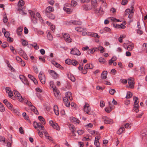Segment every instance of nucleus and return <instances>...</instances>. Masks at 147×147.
Listing matches in <instances>:
<instances>
[{"label":"nucleus","mask_w":147,"mask_h":147,"mask_svg":"<svg viewBox=\"0 0 147 147\" xmlns=\"http://www.w3.org/2000/svg\"><path fill=\"white\" fill-rule=\"evenodd\" d=\"M31 109L32 111H33L36 114H38L39 113L38 110L34 106H32V107H31Z\"/></svg>","instance_id":"c756f323"},{"label":"nucleus","mask_w":147,"mask_h":147,"mask_svg":"<svg viewBox=\"0 0 147 147\" xmlns=\"http://www.w3.org/2000/svg\"><path fill=\"white\" fill-rule=\"evenodd\" d=\"M142 132V136L147 137V130L143 131Z\"/></svg>","instance_id":"09e8293b"},{"label":"nucleus","mask_w":147,"mask_h":147,"mask_svg":"<svg viewBox=\"0 0 147 147\" xmlns=\"http://www.w3.org/2000/svg\"><path fill=\"white\" fill-rule=\"evenodd\" d=\"M133 100L134 102V105L137 106H139L138 103L139 102V99L138 97L136 96L133 97Z\"/></svg>","instance_id":"4be33fe9"},{"label":"nucleus","mask_w":147,"mask_h":147,"mask_svg":"<svg viewBox=\"0 0 147 147\" xmlns=\"http://www.w3.org/2000/svg\"><path fill=\"white\" fill-rule=\"evenodd\" d=\"M3 21L4 23H6L7 22L8 19L7 18V16L5 15V17L3 18Z\"/></svg>","instance_id":"bf43d9fd"},{"label":"nucleus","mask_w":147,"mask_h":147,"mask_svg":"<svg viewBox=\"0 0 147 147\" xmlns=\"http://www.w3.org/2000/svg\"><path fill=\"white\" fill-rule=\"evenodd\" d=\"M53 90L55 96L57 98H59L60 95L59 91L55 87L53 88Z\"/></svg>","instance_id":"dca6fc26"},{"label":"nucleus","mask_w":147,"mask_h":147,"mask_svg":"<svg viewBox=\"0 0 147 147\" xmlns=\"http://www.w3.org/2000/svg\"><path fill=\"white\" fill-rule=\"evenodd\" d=\"M33 69L34 72L36 74L38 73V71L37 67L36 66H33Z\"/></svg>","instance_id":"052dcab7"},{"label":"nucleus","mask_w":147,"mask_h":147,"mask_svg":"<svg viewBox=\"0 0 147 147\" xmlns=\"http://www.w3.org/2000/svg\"><path fill=\"white\" fill-rule=\"evenodd\" d=\"M14 92L15 96L17 97V99L21 102H22L24 99L21 96L20 93L18 91L14 90Z\"/></svg>","instance_id":"20e7f679"},{"label":"nucleus","mask_w":147,"mask_h":147,"mask_svg":"<svg viewBox=\"0 0 147 147\" xmlns=\"http://www.w3.org/2000/svg\"><path fill=\"white\" fill-rule=\"evenodd\" d=\"M7 93L8 94L9 97L11 98L12 97L13 95V92L11 90L9 91Z\"/></svg>","instance_id":"4d7b16f0"},{"label":"nucleus","mask_w":147,"mask_h":147,"mask_svg":"<svg viewBox=\"0 0 147 147\" xmlns=\"http://www.w3.org/2000/svg\"><path fill=\"white\" fill-rule=\"evenodd\" d=\"M130 10L129 9H126L125 12H124V15L125 16H126L130 13Z\"/></svg>","instance_id":"603ef678"},{"label":"nucleus","mask_w":147,"mask_h":147,"mask_svg":"<svg viewBox=\"0 0 147 147\" xmlns=\"http://www.w3.org/2000/svg\"><path fill=\"white\" fill-rule=\"evenodd\" d=\"M94 144L96 146V147H100V144L99 141L96 140H95Z\"/></svg>","instance_id":"3c124183"},{"label":"nucleus","mask_w":147,"mask_h":147,"mask_svg":"<svg viewBox=\"0 0 147 147\" xmlns=\"http://www.w3.org/2000/svg\"><path fill=\"white\" fill-rule=\"evenodd\" d=\"M84 112H85L86 114L89 115H90L91 114L90 113L91 109L88 103L87 102L85 103V105L84 106Z\"/></svg>","instance_id":"f257e3e1"},{"label":"nucleus","mask_w":147,"mask_h":147,"mask_svg":"<svg viewBox=\"0 0 147 147\" xmlns=\"http://www.w3.org/2000/svg\"><path fill=\"white\" fill-rule=\"evenodd\" d=\"M105 103L104 101L101 100L100 102V106L101 107H103L105 106Z\"/></svg>","instance_id":"e2e57ef3"},{"label":"nucleus","mask_w":147,"mask_h":147,"mask_svg":"<svg viewBox=\"0 0 147 147\" xmlns=\"http://www.w3.org/2000/svg\"><path fill=\"white\" fill-rule=\"evenodd\" d=\"M92 7V9H96L98 6V3L96 0H92L91 1V5Z\"/></svg>","instance_id":"9b49d317"},{"label":"nucleus","mask_w":147,"mask_h":147,"mask_svg":"<svg viewBox=\"0 0 147 147\" xmlns=\"http://www.w3.org/2000/svg\"><path fill=\"white\" fill-rule=\"evenodd\" d=\"M30 45L34 47L36 49H39V46L37 45V44L36 43H34L33 44H30Z\"/></svg>","instance_id":"79ce46f5"},{"label":"nucleus","mask_w":147,"mask_h":147,"mask_svg":"<svg viewBox=\"0 0 147 147\" xmlns=\"http://www.w3.org/2000/svg\"><path fill=\"white\" fill-rule=\"evenodd\" d=\"M115 92V90L113 89H110L109 90V93L111 95L114 94Z\"/></svg>","instance_id":"5fc2aeb1"},{"label":"nucleus","mask_w":147,"mask_h":147,"mask_svg":"<svg viewBox=\"0 0 147 147\" xmlns=\"http://www.w3.org/2000/svg\"><path fill=\"white\" fill-rule=\"evenodd\" d=\"M68 77L72 81L74 82L75 81V78L74 76L72 75H68Z\"/></svg>","instance_id":"4c0bfd02"},{"label":"nucleus","mask_w":147,"mask_h":147,"mask_svg":"<svg viewBox=\"0 0 147 147\" xmlns=\"http://www.w3.org/2000/svg\"><path fill=\"white\" fill-rule=\"evenodd\" d=\"M69 24L72 25H81L82 22L80 20H71L69 22Z\"/></svg>","instance_id":"1a4fd4ad"},{"label":"nucleus","mask_w":147,"mask_h":147,"mask_svg":"<svg viewBox=\"0 0 147 147\" xmlns=\"http://www.w3.org/2000/svg\"><path fill=\"white\" fill-rule=\"evenodd\" d=\"M49 72L54 79H56L59 77V75L54 71L50 70Z\"/></svg>","instance_id":"9d476101"},{"label":"nucleus","mask_w":147,"mask_h":147,"mask_svg":"<svg viewBox=\"0 0 147 147\" xmlns=\"http://www.w3.org/2000/svg\"><path fill=\"white\" fill-rule=\"evenodd\" d=\"M32 21L34 24H36L37 22V18L34 16H33L31 18Z\"/></svg>","instance_id":"ea45409f"},{"label":"nucleus","mask_w":147,"mask_h":147,"mask_svg":"<svg viewBox=\"0 0 147 147\" xmlns=\"http://www.w3.org/2000/svg\"><path fill=\"white\" fill-rule=\"evenodd\" d=\"M78 64L79 62L75 60L74 59L72 60L71 65L74 66H76L78 65Z\"/></svg>","instance_id":"e433bc0d"},{"label":"nucleus","mask_w":147,"mask_h":147,"mask_svg":"<svg viewBox=\"0 0 147 147\" xmlns=\"http://www.w3.org/2000/svg\"><path fill=\"white\" fill-rule=\"evenodd\" d=\"M6 105L9 109L13 111L14 110V109L12 105L9 102Z\"/></svg>","instance_id":"c9c22d12"},{"label":"nucleus","mask_w":147,"mask_h":147,"mask_svg":"<svg viewBox=\"0 0 147 147\" xmlns=\"http://www.w3.org/2000/svg\"><path fill=\"white\" fill-rule=\"evenodd\" d=\"M54 111L55 114L57 115H58L59 114L58 107L57 105H55L54 106Z\"/></svg>","instance_id":"b1692460"},{"label":"nucleus","mask_w":147,"mask_h":147,"mask_svg":"<svg viewBox=\"0 0 147 147\" xmlns=\"http://www.w3.org/2000/svg\"><path fill=\"white\" fill-rule=\"evenodd\" d=\"M29 13L31 15V18L34 16L35 15V13L33 11H32L31 10H29Z\"/></svg>","instance_id":"13d9d810"},{"label":"nucleus","mask_w":147,"mask_h":147,"mask_svg":"<svg viewBox=\"0 0 147 147\" xmlns=\"http://www.w3.org/2000/svg\"><path fill=\"white\" fill-rule=\"evenodd\" d=\"M70 120L72 122H74L76 124H79L80 122V121L79 119L74 117H72L70 118Z\"/></svg>","instance_id":"f3484780"},{"label":"nucleus","mask_w":147,"mask_h":147,"mask_svg":"<svg viewBox=\"0 0 147 147\" xmlns=\"http://www.w3.org/2000/svg\"><path fill=\"white\" fill-rule=\"evenodd\" d=\"M107 72L104 71L102 73L101 75V77L103 79H105L107 78Z\"/></svg>","instance_id":"cd10ccee"},{"label":"nucleus","mask_w":147,"mask_h":147,"mask_svg":"<svg viewBox=\"0 0 147 147\" xmlns=\"http://www.w3.org/2000/svg\"><path fill=\"white\" fill-rule=\"evenodd\" d=\"M41 123L34 122V127L35 129L39 128L41 130H43L44 129V126L41 124Z\"/></svg>","instance_id":"0eeeda50"},{"label":"nucleus","mask_w":147,"mask_h":147,"mask_svg":"<svg viewBox=\"0 0 147 147\" xmlns=\"http://www.w3.org/2000/svg\"><path fill=\"white\" fill-rule=\"evenodd\" d=\"M38 119L42 124H45V120L42 117V116H39L38 117Z\"/></svg>","instance_id":"c85d7f7f"},{"label":"nucleus","mask_w":147,"mask_h":147,"mask_svg":"<svg viewBox=\"0 0 147 147\" xmlns=\"http://www.w3.org/2000/svg\"><path fill=\"white\" fill-rule=\"evenodd\" d=\"M134 47V45L133 43H129L127 47V49L129 51H131L133 49Z\"/></svg>","instance_id":"6ab92c4d"},{"label":"nucleus","mask_w":147,"mask_h":147,"mask_svg":"<svg viewBox=\"0 0 147 147\" xmlns=\"http://www.w3.org/2000/svg\"><path fill=\"white\" fill-rule=\"evenodd\" d=\"M125 37H123L122 35L120 36L119 38L118 39L119 42L120 43L122 42V39L123 38Z\"/></svg>","instance_id":"0e129e2a"},{"label":"nucleus","mask_w":147,"mask_h":147,"mask_svg":"<svg viewBox=\"0 0 147 147\" xmlns=\"http://www.w3.org/2000/svg\"><path fill=\"white\" fill-rule=\"evenodd\" d=\"M47 37L49 40L52 41L53 39V36L49 32L47 34Z\"/></svg>","instance_id":"f704fd0d"},{"label":"nucleus","mask_w":147,"mask_h":147,"mask_svg":"<svg viewBox=\"0 0 147 147\" xmlns=\"http://www.w3.org/2000/svg\"><path fill=\"white\" fill-rule=\"evenodd\" d=\"M132 9L131 10H130V13L128 16V18L130 19H131L133 16V13L134 12V9L133 7H131Z\"/></svg>","instance_id":"7c9ffc66"},{"label":"nucleus","mask_w":147,"mask_h":147,"mask_svg":"<svg viewBox=\"0 0 147 147\" xmlns=\"http://www.w3.org/2000/svg\"><path fill=\"white\" fill-rule=\"evenodd\" d=\"M120 81L123 84H125L127 82V80L125 79H120Z\"/></svg>","instance_id":"6e6d98bb"},{"label":"nucleus","mask_w":147,"mask_h":147,"mask_svg":"<svg viewBox=\"0 0 147 147\" xmlns=\"http://www.w3.org/2000/svg\"><path fill=\"white\" fill-rule=\"evenodd\" d=\"M139 106H137L136 105H134V107L133 108V110L134 111H135V112L136 113H138L139 111V110L138 109L139 108Z\"/></svg>","instance_id":"a18cd8bd"},{"label":"nucleus","mask_w":147,"mask_h":147,"mask_svg":"<svg viewBox=\"0 0 147 147\" xmlns=\"http://www.w3.org/2000/svg\"><path fill=\"white\" fill-rule=\"evenodd\" d=\"M39 78L42 84H45V83L46 78L44 74L42 72H40L38 75Z\"/></svg>","instance_id":"f03ea898"},{"label":"nucleus","mask_w":147,"mask_h":147,"mask_svg":"<svg viewBox=\"0 0 147 147\" xmlns=\"http://www.w3.org/2000/svg\"><path fill=\"white\" fill-rule=\"evenodd\" d=\"M94 51V50L93 49H89L88 51V54H90L93 53Z\"/></svg>","instance_id":"680f3d73"},{"label":"nucleus","mask_w":147,"mask_h":147,"mask_svg":"<svg viewBox=\"0 0 147 147\" xmlns=\"http://www.w3.org/2000/svg\"><path fill=\"white\" fill-rule=\"evenodd\" d=\"M72 60L68 59L65 60V63L66 64L68 65H71Z\"/></svg>","instance_id":"de8ad7c7"},{"label":"nucleus","mask_w":147,"mask_h":147,"mask_svg":"<svg viewBox=\"0 0 147 147\" xmlns=\"http://www.w3.org/2000/svg\"><path fill=\"white\" fill-rule=\"evenodd\" d=\"M23 30V27H19L18 28V29L16 30L17 33V34L19 36L21 34V32Z\"/></svg>","instance_id":"5701e85b"},{"label":"nucleus","mask_w":147,"mask_h":147,"mask_svg":"<svg viewBox=\"0 0 147 147\" xmlns=\"http://www.w3.org/2000/svg\"><path fill=\"white\" fill-rule=\"evenodd\" d=\"M105 124H111L113 123L112 119H110L106 116H104L102 118Z\"/></svg>","instance_id":"423d86ee"},{"label":"nucleus","mask_w":147,"mask_h":147,"mask_svg":"<svg viewBox=\"0 0 147 147\" xmlns=\"http://www.w3.org/2000/svg\"><path fill=\"white\" fill-rule=\"evenodd\" d=\"M65 96L66 97L68 98L71 100H72L73 99L72 97L71 96V94L70 92H68L65 94Z\"/></svg>","instance_id":"a211bd4d"},{"label":"nucleus","mask_w":147,"mask_h":147,"mask_svg":"<svg viewBox=\"0 0 147 147\" xmlns=\"http://www.w3.org/2000/svg\"><path fill=\"white\" fill-rule=\"evenodd\" d=\"M93 67V65L92 64H87L85 65L84 68L85 69H92Z\"/></svg>","instance_id":"412c9836"},{"label":"nucleus","mask_w":147,"mask_h":147,"mask_svg":"<svg viewBox=\"0 0 147 147\" xmlns=\"http://www.w3.org/2000/svg\"><path fill=\"white\" fill-rule=\"evenodd\" d=\"M46 16L49 18V19L51 20H53L55 18V16L53 14L51 13H48L46 14Z\"/></svg>","instance_id":"bb28decb"},{"label":"nucleus","mask_w":147,"mask_h":147,"mask_svg":"<svg viewBox=\"0 0 147 147\" xmlns=\"http://www.w3.org/2000/svg\"><path fill=\"white\" fill-rule=\"evenodd\" d=\"M131 123H127L125 124V127L126 128L130 129L131 128Z\"/></svg>","instance_id":"58836bf2"},{"label":"nucleus","mask_w":147,"mask_h":147,"mask_svg":"<svg viewBox=\"0 0 147 147\" xmlns=\"http://www.w3.org/2000/svg\"><path fill=\"white\" fill-rule=\"evenodd\" d=\"M98 60L99 62L102 64H104L106 63V60L102 57H100L99 58Z\"/></svg>","instance_id":"72a5a7b5"},{"label":"nucleus","mask_w":147,"mask_h":147,"mask_svg":"<svg viewBox=\"0 0 147 147\" xmlns=\"http://www.w3.org/2000/svg\"><path fill=\"white\" fill-rule=\"evenodd\" d=\"M77 4V2L74 0L72 1L71 2V5L73 7L76 6Z\"/></svg>","instance_id":"864d4df0"},{"label":"nucleus","mask_w":147,"mask_h":147,"mask_svg":"<svg viewBox=\"0 0 147 147\" xmlns=\"http://www.w3.org/2000/svg\"><path fill=\"white\" fill-rule=\"evenodd\" d=\"M54 11V9L53 7L51 6H48L47 7L45 11L46 14L50 13L51 12H53Z\"/></svg>","instance_id":"4468645a"},{"label":"nucleus","mask_w":147,"mask_h":147,"mask_svg":"<svg viewBox=\"0 0 147 147\" xmlns=\"http://www.w3.org/2000/svg\"><path fill=\"white\" fill-rule=\"evenodd\" d=\"M128 81L129 85L128 87L131 89H133L134 87L133 80L131 79H128Z\"/></svg>","instance_id":"ddd939ff"},{"label":"nucleus","mask_w":147,"mask_h":147,"mask_svg":"<svg viewBox=\"0 0 147 147\" xmlns=\"http://www.w3.org/2000/svg\"><path fill=\"white\" fill-rule=\"evenodd\" d=\"M24 2L23 0H19L18 4V7H22L24 5Z\"/></svg>","instance_id":"2f4dec72"},{"label":"nucleus","mask_w":147,"mask_h":147,"mask_svg":"<svg viewBox=\"0 0 147 147\" xmlns=\"http://www.w3.org/2000/svg\"><path fill=\"white\" fill-rule=\"evenodd\" d=\"M125 130V128L124 127H120L118 130L117 131V133L118 134H121Z\"/></svg>","instance_id":"473e14b6"},{"label":"nucleus","mask_w":147,"mask_h":147,"mask_svg":"<svg viewBox=\"0 0 147 147\" xmlns=\"http://www.w3.org/2000/svg\"><path fill=\"white\" fill-rule=\"evenodd\" d=\"M63 100L66 106L67 107H69L70 104L69 101L68 100V98L66 97H63Z\"/></svg>","instance_id":"2eb2a0df"},{"label":"nucleus","mask_w":147,"mask_h":147,"mask_svg":"<svg viewBox=\"0 0 147 147\" xmlns=\"http://www.w3.org/2000/svg\"><path fill=\"white\" fill-rule=\"evenodd\" d=\"M75 30L78 32H82L83 30V28L80 27H77L76 28H75Z\"/></svg>","instance_id":"8fccbe9b"},{"label":"nucleus","mask_w":147,"mask_h":147,"mask_svg":"<svg viewBox=\"0 0 147 147\" xmlns=\"http://www.w3.org/2000/svg\"><path fill=\"white\" fill-rule=\"evenodd\" d=\"M63 38L65 41L68 42H71L72 41V39L70 37V35L67 33H65L63 35Z\"/></svg>","instance_id":"39448f33"},{"label":"nucleus","mask_w":147,"mask_h":147,"mask_svg":"<svg viewBox=\"0 0 147 147\" xmlns=\"http://www.w3.org/2000/svg\"><path fill=\"white\" fill-rule=\"evenodd\" d=\"M16 59L18 63L20 62L22 60L21 58L18 56H16Z\"/></svg>","instance_id":"338daca9"},{"label":"nucleus","mask_w":147,"mask_h":147,"mask_svg":"<svg viewBox=\"0 0 147 147\" xmlns=\"http://www.w3.org/2000/svg\"><path fill=\"white\" fill-rule=\"evenodd\" d=\"M63 10L67 13H70L71 12V9L69 8L64 7H63Z\"/></svg>","instance_id":"49530a36"},{"label":"nucleus","mask_w":147,"mask_h":147,"mask_svg":"<svg viewBox=\"0 0 147 147\" xmlns=\"http://www.w3.org/2000/svg\"><path fill=\"white\" fill-rule=\"evenodd\" d=\"M20 78L22 82L25 84L28 85L29 83L28 80L23 76H20Z\"/></svg>","instance_id":"f8f14e48"},{"label":"nucleus","mask_w":147,"mask_h":147,"mask_svg":"<svg viewBox=\"0 0 147 147\" xmlns=\"http://www.w3.org/2000/svg\"><path fill=\"white\" fill-rule=\"evenodd\" d=\"M5 110L4 106L0 102V111L1 112H3Z\"/></svg>","instance_id":"a19ab883"},{"label":"nucleus","mask_w":147,"mask_h":147,"mask_svg":"<svg viewBox=\"0 0 147 147\" xmlns=\"http://www.w3.org/2000/svg\"><path fill=\"white\" fill-rule=\"evenodd\" d=\"M69 129L72 132H73L76 131V129L75 128L73 125L71 124H69Z\"/></svg>","instance_id":"a878e982"},{"label":"nucleus","mask_w":147,"mask_h":147,"mask_svg":"<svg viewBox=\"0 0 147 147\" xmlns=\"http://www.w3.org/2000/svg\"><path fill=\"white\" fill-rule=\"evenodd\" d=\"M8 45L7 43L6 42H3L2 45V47L3 48H5Z\"/></svg>","instance_id":"69168bd1"},{"label":"nucleus","mask_w":147,"mask_h":147,"mask_svg":"<svg viewBox=\"0 0 147 147\" xmlns=\"http://www.w3.org/2000/svg\"><path fill=\"white\" fill-rule=\"evenodd\" d=\"M88 35H90L94 37H97L98 38H99L100 37V36H98L97 33H91L88 32Z\"/></svg>","instance_id":"aec40b11"},{"label":"nucleus","mask_w":147,"mask_h":147,"mask_svg":"<svg viewBox=\"0 0 147 147\" xmlns=\"http://www.w3.org/2000/svg\"><path fill=\"white\" fill-rule=\"evenodd\" d=\"M77 132L79 135H81L84 133V131L82 130H78Z\"/></svg>","instance_id":"774afa93"},{"label":"nucleus","mask_w":147,"mask_h":147,"mask_svg":"<svg viewBox=\"0 0 147 147\" xmlns=\"http://www.w3.org/2000/svg\"><path fill=\"white\" fill-rule=\"evenodd\" d=\"M71 51L70 53L71 54L75 55H80L81 54V53L76 48H74L70 49Z\"/></svg>","instance_id":"7ed1b4c3"},{"label":"nucleus","mask_w":147,"mask_h":147,"mask_svg":"<svg viewBox=\"0 0 147 147\" xmlns=\"http://www.w3.org/2000/svg\"><path fill=\"white\" fill-rule=\"evenodd\" d=\"M53 127L54 129H56L57 130H59L60 129L59 126L58 124L56 123H55V125Z\"/></svg>","instance_id":"37998d69"},{"label":"nucleus","mask_w":147,"mask_h":147,"mask_svg":"<svg viewBox=\"0 0 147 147\" xmlns=\"http://www.w3.org/2000/svg\"><path fill=\"white\" fill-rule=\"evenodd\" d=\"M83 10L85 11H90L92 9V6L90 4H84L82 6Z\"/></svg>","instance_id":"6e6552de"},{"label":"nucleus","mask_w":147,"mask_h":147,"mask_svg":"<svg viewBox=\"0 0 147 147\" xmlns=\"http://www.w3.org/2000/svg\"><path fill=\"white\" fill-rule=\"evenodd\" d=\"M132 95L131 93L130 92H128L127 93L126 98H129L132 97Z\"/></svg>","instance_id":"c03bdc74"},{"label":"nucleus","mask_w":147,"mask_h":147,"mask_svg":"<svg viewBox=\"0 0 147 147\" xmlns=\"http://www.w3.org/2000/svg\"><path fill=\"white\" fill-rule=\"evenodd\" d=\"M52 63L55 65L56 67L59 68H63V67L55 61H53L52 62Z\"/></svg>","instance_id":"393cba45"}]
</instances>
